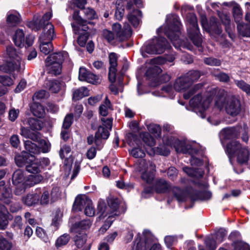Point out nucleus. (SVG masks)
I'll use <instances>...</instances> for the list:
<instances>
[{
	"instance_id": "obj_1",
	"label": "nucleus",
	"mask_w": 250,
	"mask_h": 250,
	"mask_svg": "<svg viewBox=\"0 0 250 250\" xmlns=\"http://www.w3.org/2000/svg\"><path fill=\"white\" fill-rule=\"evenodd\" d=\"M181 26L179 17L172 14L167 16L166 24L163 27L165 34L176 48H178L183 43L180 38Z\"/></svg>"
},
{
	"instance_id": "obj_2",
	"label": "nucleus",
	"mask_w": 250,
	"mask_h": 250,
	"mask_svg": "<svg viewBox=\"0 0 250 250\" xmlns=\"http://www.w3.org/2000/svg\"><path fill=\"white\" fill-rule=\"evenodd\" d=\"M219 94L215 102V105L218 108L222 109L225 104V109L228 114L235 116L240 113L241 108L239 100L234 97L227 99V92L224 90H220Z\"/></svg>"
},
{
	"instance_id": "obj_3",
	"label": "nucleus",
	"mask_w": 250,
	"mask_h": 250,
	"mask_svg": "<svg viewBox=\"0 0 250 250\" xmlns=\"http://www.w3.org/2000/svg\"><path fill=\"white\" fill-rule=\"evenodd\" d=\"M6 52L10 60L0 65V71L7 73L20 71L21 62V55L17 52L12 46H8Z\"/></svg>"
},
{
	"instance_id": "obj_4",
	"label": "nucleus",
	"mask_w": 250,
	"mask_h": 250,
	"mask_svg": "<svg viewBox=\"0 0 250 250\" xmlns=\"http://www.w3.org/2000/svg\"><path fill=\"white\" fill-rule=\"evenodd\" d=\"M68 57V54L64 51L53 53L45 60L46 69L48 73L54 75H59L62 71V64Z\"/></svg>"
},
{
	"instance_id": "obj_5",
	"label": "nucleus",
	"mask_w": 250,
	"mask_h": 250,
	"mask_svg": "<svg viewBox=\"0 0 250 250\" xmlns=\"http://www.w3.org/2000/svg\"><path fill=\"white\" fill-rule=\"evenodd\" d=\"M170 46L164 37H156L148 42L142 48V55L146 57V53L149 54H159L163 53L166 49Z\"/></svg>"
},
{
	"instance_id": "obj_6",
	"label": "nucleus",
	"mask_w": 250,
	"mask_h": 250,
	"mask_svg": "<svg viewBox=\"0 0 250 250\" xmlns=\"http://www.w3.org/2000/svg\"><path fill=\"white\" fill-rule=\"evenodd\" d=\"M154 188L158 193H164L169 192L170 190L176 199L179 202H184L186 197V192L177 187L172 188L169 183L163 179H159L155 181Z\"/></svg>"
},
{
	"instance_id": "obj_7",
	"label": "nucleus",
	"mask_w": 250,
	"mask_h": 250,
	"mask_svg": "<svg viewBox=\"0 0 250 250\" xmlns=\"http://www.w3.org/2000/svg\"><path fill=\"white\" fill-rule=\"evenodd\" d=\"M79 11H75L73 14V19L78 22V26H76L74 23L71 25L75 34H80L78 41L81 46H83L88 39V34L86 32L88 27L86 24V21L83 20L79 16Z\"/></svg>"
},
{
	"instance_id": "obj_8",
	"label": "nucleus",
	"mask_w": 250,
	"mask_h": 250,
	"mask_svg": "<svg viewBox=\"0 0 250 250\" xmlns=\"http://www.w3.org/2000/svg\"><path fill=\"white\" fill-rule=\"evenodd\" d=\"M186 20L189 24L187 29L188 36L193 44L199 47L201 45L202 39L199 33L196 16L193 13H189Z\"/></svg>"
},
{
	"instance_id": "obj_9",
	"label": "nucleus",
	"mask_w": 250,
	"mask_h": 250,
	"mask_svg": "<svg viewBox=\"0 0 250 250\" xmlns=\"http://www.w3.org/2000/svg\"><path fill=\"white\" fill-rule=\"evenodd\" d=\"M138 170L141 173V178L147 183H151L154 178L155 166L151 162L141 160L138 167Z\"/></svg>"
},
{
	"instance_id": "obj_10",
	"label": "nucleus",
	"mask_w": 250,
	"mask_h": 250,
	"mask_svg": "<svg viewBox=\"0 0 250 250\" xmlns=\"http://www.w3.org/2000/svg\"><path fill=\"white\" fill-rule=\"evenodd\" d=\"M84 207V214L86 216L94 215L95 211L92 201L86 196H78L73 204V209L75 211H82Z\"/></svg>"
},
{
	"instance_id": "obj_11",
	"label": "nucleus",
	"mask_w": 250,
	"mask_h": 250,
	"mask_svg": "<svg viewBox=\"0 0 250 250\" xmlns=\"http://www.w3.org/2000/svg\"><path fill=\"white\" fill-rule=\"evenodd\" d=\"M202 97L201 94H198L190 100L189 103L192 106L199 109L198 115L201 118H204L206 116L205 111L208 107L212 98L209 96L205 99L203 102H202Z\"/></svg>"
},
{
	"instance_id": "obj_12",
	"label": "nucleus",
	"mask_w": 250,
	"mask_h": 250,
	"mask_svg": "<svg viewBox=\"0 0 250 250\" xmlns=\"http://www.w3.org/2000/svg\"><path fill=\"white\" fill-rule=\"evenodd\" d=\"M201 24L203 28L213 36H219L222 32L221 24L214 17H211L210 19L209 24L207 23L206 18L203 17Z\"/></svg>"
},
{
	"instance_id": "obj_13",
	"label": "nucleus",
	"mask_w": 250,
	"mask_h": 250,
	"mask_svg": "<svg viewBox=\"0 0 250 250\" xmlns=\"http://www.w3.org/2000/svg\"><path fill=\"white\" fill-rule=\"evenodd\" d=\"M12 183L18 187L14 192L16 195L21 194L27 188L25 186L26 177L24 176V172L21 169L16 170L12 176Z\"/></svg>"
},
{
	"instance_id": "obj_14",
	"label": "nucleus",
	"mask_w": 250,
	"mask_h": 250,
	"mask_svg": "<svg viewBox=\"0 0 250 250\" xmlns=\"http://www.w3.org/2000/svg\"><path fill=\"white\" fill-rule=\"evenodd\" d=\"M117 56L115 53H111L109 55L110 67L109 68L108 79L109 81L113 83L116 80V74L117 66Z\"/></svg>"
},
{
	"instance_id": "obj_15",
	"label": "nucleus",
	"mask_w": 250,
	"mask_h": 250,
	"mask_svg": "<svg viewBox=\"0 0 250 250\" xmlns=\"http://www.w3.org/2000/svg\"><path fill=\"white\" fill-rule=\"evenodd\" d=\"M218 16L222 21V23L225 27V30L229 34V37L233 40L235 35L232 33V30L234 28V25L231 23L230 16L229 15L225 13H218Z\"/></svg>"
},
{
	"instance_id": "obj_16",
	"label": "nucleus",
	"mask_w": 250,
	"mask_h": 250,
	"mask_svg": "<svg viewBox=\"0 0 250 250\" xmlns=\"http://www.w3.org/2000/svg\"><path fill=\"white\" fill-rule=\"evenodd\" d=\"M55 37L54 26L48 22L43 28V33L40 36V40L51 42Z\"/></svg>"
},
{
	"instance_id": "obj_17",
	"label": "nucleus",
	"mask_w": 250,
	"mask_h": 250,
	"mask_svg": "<svg viewBox=\"0 0 250 250\" xmlns=\"http://www.w3.org/2000/svg\"><path fill=\"white\" fill-rule=\"evenodd\" d=\"M112 29L116 33V37H118L120 40H123L125 36H129L131 34V29L128 24L125 25L123 30L120 24L114 23L112 26Z\"/></svg>"
},
{
	"instance_id": "obj_18",
	"label": "nucleus",
	"mask_w": 250,
	"mask_h": 250,
	"mask_svg": "<svg viewBox=\"0 0 250 250\" xmlns=\"http://www.w3.org/2000/svg\"><path fill=\"white\" fill-rule=\"evenodd\" d=\"M91 225L92 221L90 219H84L73 224L71 226V231L73 233L83 232V230L89 229Z\"/></svg>"
},
{
	"instance_id": "obj_19",
	"label": "nucleus",
	"mask_w": 250,
	"mask_h": 250,
	"mask_svg": "<svg viewBox=\"0 0 250 250\" xmlns=\"http://www.w3.org/2000/svg\"><path fill=\"white\" fill-rule=\"evenodd\" d=\"M143 234L145 238V241H141L140 240L137 242L136 246H134L132 250H146L150 246L151 242V234L149 230H144Z\"/></svg>"
},
{
	"instance_id": "obj_20",
	"label": "nucleus",
	"mask_w": 250,
	"mask_h": 250,
	"mask_svg": "<svg viewBox=\"0 0 250 250\" xmlns=\"http://www.w3.org/2000/svg\"><path fill=\"white\" fill-rule=\"evenodd\" d=\"M63 83L57 80H47L44 83V87L51 92L58 93Z\"/></svg>"
},
{
	"instance_id": "obj_21",
	"label": "nucleus",
	"mask_w": 250,
	"mask_h": 250,
	"mask_svg": "<svg viewBox=\"0 0 250 250\" xmlns=\"http://www.w3.org/2000/svg\"><path fill=\"white\" fill-rule=\"evenodd\" d=\"M28 162V163L26 165V169L28 172L39 173L41 171V167L33 155L30 156V159H29Z\"/></svg>"
},
{
	"instance_id": "obj_22",
	"label": "nucleus",
	"mask_w": 250,
	"mask_h": 250,
	"mask_svg": "<svg viewBox=\"0 0 250 250\" xmlns=\"http://www.w3.org/2000/svg\"><path fill=\"white\" fill-rule=\"evenodd\" d=\"M173 87L175 90L181 91L188 89L190 85L188 84L184 76L182 75L175 80Z\"/></svg>"
},
{
	"instance_id": "obj_23",
	"label": "nucleus",
	"mask_w": 250,
	"mask_h": 250,
	"mask_svg": "<svg viewBox=\"0 0 250 250\" xmlns=\"http://www.w3.org/2000/svg\"><path fill=\"white\" fill-rule=\"evenodd\" d=\"M241 144L237 141H232L227 145L226 151L228 152L229 159L233 157L240 149L242 148Z\"/></svg>"
},
{
	"instance_id": "obj_24",
	"label": "nucleus",
	"mask_w": 250,
	"mask_h": 250,
	"mask_svg": "<svg viewBox=\"0 0 250 250\" xmlns=\"http://www.w3.org/2000/svg\"><path fill=\"white\" fill-rule=\"evenodd\" d=\"M236 160L238 163L241 165L247 164L249 158H250V153L246 147H243L235 155Z\"/></svg>"
},
{
	"instance_id": "obj_25",
	"label": "nucleus",
	"mask_w": 250,
	"mask_h": 250,
	"mask_svg": "<svg viewBox=\"0 0 250 250\" xmlns=\"http://www.w3.org/2000/svg\"><path fill=\"white\" fill-rule=\"evenodd\" d=\"M183 76L191 86L194 83L197 82L200 78L201 73L198 70H192L188 71Z\"/></svg>"
},
{
	"instance_id": "obj_26",
	"label": "nucleus",
	"mask_w": 250,
	"mask_h": 250,
	"mask_svg": "<svg viewBox=\"0 0 250 250\" xmlns=\"http://www.w3.org/2000/svg\"><path fill=\"white\" fill-rule=\"evenodd\" d=\"M211 73L216 80L220 82L227 83L230 81L229 75L224 72L221 71L219 69L213 70Z\"/></svg>"
},
{
	"instance_id": "obj_27",
	"label": "nucleus",
	"mask_w": 250,
	"mask_h": 250,
	"mask_svg": "<svg viewBox=\"0 0 250 250\" xmlns=\"http://www.w3.org/2000/svg\"><path fill=\"white\" fill-rule=\"evenodd\" d=\"M99 113L103 116H106L109 113V110H112V105L110 100L106 96L104 103L99 107Z\"/></svg>"
},
{
	"instance_id": "obj_28",
	"label": "nucleus",
	"mask_w": 250,
	"mask_h": 250,
	"mask_svg": "<svg viewBox=\"0 0 250 250\" xmlns=\"http://www.w3.org/2000/svg\"><path fill=\"white\" fill-rule=\"evenodd\" d=\"M31 156L33 155L27 153H25L21 155H17L15 158V163L19 167H22L24 166L26 167L28 163V161L30 159Z\"/></svg>"
},
{
	"instance_id": "obj_29",
	"label": "nucleus",
	"mask_w": 250,
	"mask_h": 250,
	"mask_svg": "<svg viewBox=\"0 0 250 250\" xmlns=\"http://www.w3.org/2000/svg\"><path fill=\"white\" fill-rule=\"evenodd\" d=\"M107 203L109 207L112 210L110 215L114 216L119 215V213L117 211L119 205V200L117 198L110 197L107 200Z\"/></svg>"
},
{
	"instance_id": "obj_30",
	"label": "nucleus",
	"mask_w": 250,
	"mask_h": 250,
	"mask_svg": "<svg viewBox=\"0 0 250 250\" xmlns=\"http://www.w3.org/2000/svg\"><path fill=\"white\" fill-rule=\"evenodd\" d=\"M22 201L28 206L35 205L39 203V196L37 193L29 194L22 198Z\"/></svg>"
},
{
	"instance_id": "obj_31",
	"label": "nucleus",
	"mask_w": 250,
	"mask_h": 250,
	"mask_svg": "<svg viewBox=\"0 0 250 250\" xmlns=\"http://www.w3.org/2000/svg\"><path fill=\"white\" fill-rule=\"evenodd\" d=\"M12 193L10 188H3L0 200L3 203L9 205L11 202Z\"/></svg>"
},
{
	"instance_id": "obj_32",
	"label": "nucleus",
	"mask_w": 250,
	"mask_h": 250,
	"mask_svg": "<svg viewBox=\"0 0 250 250\" xmlns=\"http://www.w3.org/2000/svg\"><path fill=\"white\" fill-rule=\"evenodd\" d=\"M163 141L166 145L170 146H173L176 151L177 148H182L184 146H183V141H180L176 138L172 137H170V138H167L164 137L163 139Z\"/></svg>"
},
{
	"instance_id": "obj_33",
	"label": "nucleus",
	"mask_w": 250,
	"mask_h": 250,
	"mask_svg": "<svg viewBox=\"0 0 250 250\" xmlns=\"http://www.w3.org/2000/svg\"><path fill=\"white\" fill-rule=\"evenodd\" d=\"M43 179V177L41 175L38 174L36 175H30L26 177V181L25 182V186L27 187H30L34 185L39 183Z\"/></svg>"
},
{
	"instance_id": "obj_34",
	"label": "nucleus",
	"mask_w": 250,
	"mask_h": 250,
	"mask_svg": "<svg viewBox=\"0 0 250 250\" xmlns=\"http://www.w3.org/2000/svg\"><path fill=\"white\" fill-rule=\"evenodd\" d=\"M13 41L16 45L21 47L24 44V34L21 29L17 30L13 37Z\"/></svg>"
},
{
	"instance_id": "obj_35",
	"label": "nucleus",
	"mask_w": 250,
	"mask_h": 250,
	"mask_svg": "<svg viewBox=\"0 0 250 250\" xmlns=\"http://www.w3.org/2000/svg\"><path fill=\"white\" fill-rule=\"evenodd\" d=\"M73 99L74 100H79L83 97L89 95V91L85 87H82L76 89L73 92Z\"/></svg>"
},
{
	"instance_id": "obj_36",
	"label": "nucleus",
	"mask_w": 250,
	"mask_h": 250,
	"mask_svg": "<svg viewBox=\"0 0 250 250\" xmlns=\"http://www.w3.org/2000/svg\"><path fill=\"white\" fill-rule=\"evenodd\" d=\"M27 123L33 130H40L43 126V124L41 120L35 118H29Z\"/></svg>"
},
{
	"instance_id": "obj_37",
	"label": "nucleus",
	"mask_w": 250,
	"mask_h": 250,
	"mask_svg": "<svg viewBox=\"0 0 250 250\" xmlns=\"http://www.w3.org/2000/svg\"><path fill=\"white\" fill-rule=\"evenodd\" d=\"M20 134L25 138L30 139L34 141L38 140V133L32 132L30 130L24 127H21Z\"/></svg>"
},
{
	"instance_id": "obj_38",
	"label": "nucleus",
	"mask_w": 250,
	"mask_h": 250,
	"mask_svg": "<svg viewBox=\"0 0 250 250\" xmlns=\"http://www.w3.org/2000/svg\"><path fill=\"white\" fill-rule=\"evenodd\" d=\"M237 30L239 33L243 37H250V25L239 23L237 24Z\"/></svg>"
},
{
	"instance_id": "obj_39",
	"label": "nucleus",
	"mask_w": 250,
	"mask_h": 250,
	"mask_svg": "<svg viewBox=\"0 0 250 250\" xmlns=\"http://www.w3.org/2000/svg\"><path fill=\"white\" fill-rule=\"evenodd\" d=\"M40 50L45 55L48 54L53 49V44L51 42L44 40H40Z\"/></svg>"
},
{
	"instance_id": "obj_40",
	"label": "nucleus",
	"mask_w": 250,
	"mask_h": 250,
	"mask_svg": "<svg viewBox=\"0 0 250 250\" xmlns=\"http://www.w3.org/2000/svg\"><path fill=\"white\" fill-rule=\"evenodd\" d=\"M75 233L76 235L74 237L75 244L78 248H81L86 242V235L83 232H78Z\"/></svg>"
},
{
	"instance_id": "obj_41",
	"label": "nucleus",
	"mask_w": 250,
	"mask_h": 250,
	"mask_svg": "<svg viewBox=\"0 0 250 250\" xmlns=\"http://www.w3.org/2000/svg\"><path fill=\"white\" fill-rule=\"evenodd\" d=\"M140 137L144 143L147 146L152 147L155 144V139L147 132H142L140 133Z\"/></svg>"
},
{
	"instance_id": "obj_42",
	"label": "nucleus",
	"mask_w": 250,
	"mask_h": 250,
	"mask_svg": "<svg viewBox=\"0 0 250 250\" xmlns=\"http://www.w3.org/2000/svg\"><path fill=\"white\" fill-rule=\"evenodd\" d=\"M109 135V133L107 130V128L102 126L99 127L97 132L95 134V143L97 144L98 141L100 138L104 139H107L108 138Z\"/></svg>"
},
{
	"instance_id": "obj_43",
	"label": "nucleus",
	"mask_w": 250,
	"mask_h": 250,
	"mask_svg": "<svg viewBox=\"0 0 250 250\" xmlns=\"http://www.w3.org/2000/svg\"><path fill=\"white\" fill-rule=\"evenodd\" d=\"M24 147L26 151L30 153L38 154L40 153V148L35 144L27 140L24 142Z\"/></svg>"
},
{
	"instance_id": "obj_44",
	"label": "nucleus",
	"mask_w": 250,
	"mask_h": 250,
	"mask_svg": "<svg viewBox=\"0 0 250 250\" xmlns=\"http://www.w3.org/2000/svg\"><path fill=\"white\" fill-rule=\"evenodd\" d=\"M147 128L149 132L155 137H160L161 134V128L160 125L154 124L147 125Z\"/></svg>"
},
{
	"instance_id": "obj_45",
	"label": "nucleus",
	"mask_w": 250,
	"mask_h": 250,
	"mask_svg": "<svg viewBox=\"0 0 250 250\" xmlns=\"http://www.w3.org/2000/svg\"><path fill=\"white\" fill-rule=\"evenodd\" d=\"M203 86V84L201 83H197L193 85L188 92L184 93V97L185 99H188L192 95L198 90L201 89Z\"/></svg>"
},
{
	"instance_id": "obj_46",
	"label": "nucleus",
	"mask_w": 250,
	"mask_h": 250,
	"mask_svg": "<svg viewBox=\"0 0 250 250\" xmlns=\"http://www.w3.org/2000/svg\"><path fill=\"white\" fill-rule=\"evenodd\" d=\"M233 17L235 21L238 24L241 23L240 21L242 18V13L241 9L238 4H235L233 8Z\"/></svg>"
},
{
	"instance_id": "obj_47",
	"label": "nucleus",
	"mask_w": 250,
	"mask_h": 250,
	"mask_svg": "<svg viewBox=\"0 0 250 250\" xmlns=\"http://www.w3.org/2000/svg\"><path fill=\"white\" fill-rule=\"evenodd\" d=\"M235 84L242 91L250 95V85L243 80H235Z\"/></svg>"
},
{
	"instance_id": "obj_48",
	"label": "nucleus",
	"mask_w": 250,
	"mask_h": 250,
	"mask_svg": "<svg viewBox=\"0 0 250 250\" xmlns=\"http://www.w3.org/2000/svg\"><path fill=\"white\" fill-rule=\"evenodd\" d=\"M50 201H51V198L49 191L46 189H43L41 197H39L40 204L41 205H48Z\"/></svg>"
},
{
	"instance_id": "obj_49",
	"label": "nucleus",
	"mask_w": 250,
	"mask_h": 250,
	"mask_svg": "<svg viewBox=\"0 0 250 250\" xmlns=\"http://www.w3.org/2000/svg\"><path fill=\"white\" fill-rule=\"evenodd\" d=\"M204 62L208 65L212 66H219L222 63V61L213 57H206L204 59Z\"/></svg>"
},
{
	"instance_id": "obj_50",
	"label": "nucleus",
	"mask_w": 250,
	"mask_h": 250,
	"mask_svg": "<svg viewBox=\"0 0 250 250\" xmlns=\"http://www.w3.org/2000/svg\"><path fill=\"white\" fill-rule=\"evenodd\" d=\"M211 196V193L209 191H202L196 193V197H192V200H208L210 199Z\"/></svg>"
},
{
	"instance_id": "obj_51",
	"label": "nucleus",
	"mask_w": 250,
	"mask_h": 250,
	"mask_svg": "<svg viewBox=\"0 0 250 250\" xmlns=\"http://www.w3.org/2000/svg\"><path fill=\"white\" fill-rule=\"evenodd\" d=\"M113 215H109L105 222L104 224L99 229V232L101 234H104L110 227L113 220Z\"/></svg>"
},
{
	"instance_id": "obj_52",
	"label": "nucleus",
	"mask_w": 250,
	"mask_h": 250,
	"mask_svg": "<svg viewBox=\"0 0 250 250\" xmlns=\"http://www.w3.org/2000/svg\"><path fill=\"white\" fill-rule=\"evenodd\" d=\"M12 243L2 236H0V250H11Z\"/></svg>"
},
{
	"instance_id": "obj_53",
	"label": "nucleus",
	"mask_w": 250,
	"mask_h": 250,
	"mask_svg": "<svg viewBox=\"0 0 250 250\" xmlns=\"http://www.w3.org/2000/svg\"><path fill=\"white\" fill-rule=\"evenodd\" d=\"M50 196L51 203H53L57 201L61 196V191L59 188L57 187H54L50 193Z\"/></svg>"
},
{
	"instance_id": "obj_54",
	"label": "nucleus",
	"mask_w": 250,
	"mask_h": 250,
	"mask_svg": "<svg viewBox=\"0 0 250 250\" xmlns=\"http://www.w3.org/2000/svg\"><path fill=\"white\" fill-rule=\"evenodd\" d=\"M71 148L69 146H63L60 150V156L61 159L67 158V157L70 156Z\"/></svg>"
},
{
	"instance_id": "obj_55",
	"label": "nucleus",
	"mask_w": 250,
	"mask_h": 250,
	"mask_svg": "<svg viewBox=\"0 0 250 250\" xmlns=\"http://www.w3.org/2000/svg\"><path fill=\"white\" fill-rule=\"evenodd\" d=\"M83 9V13L85 18L88 20H92L97 18V15L96 12L92 8H87Z\"/></svg>"
},
{
	"instance_id": "obj_56",
	"label": "nucleus",
	"mask_w": 250,
	"mask_h": 250,
	"mask_svg": "<svg viewBox=\"0 0 250 250\" xmlns=\"http://www.w3.org/2000/svg\"><path fill=\"white\" fill-rule=\"evenodd\" d=\"M20 21V18L18 15L10 14L7 18V22L9 26H15Z\"/></svg>"
},
{
	"instance_id": "obj_57",
	"label": "nucleus",
	"mask_w": 250,
	"mask_h": 250,
	"mask_svg": "<svg viewBox=\"0 0 250 250\" xmlns=\"http://www.w3.org/2000/svg\"><path fill=\"white\" fill-rule=\"evenodd\" d=\"M70 237L68 234H64L59 237L56 242L57 247H61L66 245L69 241Z\"/></svg>"
},
{
	"instance_id": "obj_58",
	"label": "nucleus",
	"mask_w": 250,
	"mask_h": 250,
	"mask_svg": "<svg viewBox=\"0 0 250 250\" xmlns=\"http://www.w3.org/2000/svg\"><path fill=\"white\" fill-rule=\"evenodd\" d=\"M33 113L35 116L39 118H42L43 117L45 114V110L42 105L39 104L33 109Z\"/></svg>"
},
{
	"instance_id": "obj_59",
	"label": "nucleus",
	"mask_w": 250,
	"mask_h": 250,
	"mask_svg": "<svg viewBox=\"0 0 250 250\" xmlns=\"http://www.w3.org/2000/svg\"><path fill=\"white\" fill-rule=\"evenodd\" d=\"M49 97V93L44 90H40L36 92L33 96V99L35 100H42L48 98Z\"/></svg>"
},
{
	"instance_id": "obj_60",
	"label": "nucleus",
	"mask_w": 250,
	"mask_h": 250,
	"mask_svg": "<svg viewBox=\"0 0 250 250\" xmlns=\"http://www.w3.org/2000/svg\"><path fill=\"white\" fill-rule=\"evenodd\" d=\"M73 120V115L72 114L67 115L63 121L62 128L64 129H68L71 126Z\"/></svg>"
},
{
	"instance_id": "obj_61",
	"label": "nucleus",
	"mask_w": 250,
	"mask_h": 250,
	"mask_svg": "<svg viewBox=\"0 0 250 250\" xmlns=\"http://www.w3.org/2000/svg\"><path fill=\"white\" fill-rule=\"evenodd\" d=\"M0 83L4 86H11L14 83L12 79L8 76L0 75Z\"/></svg>"
},
{
	"instance_id": "obj_62",
	"label": "nucleus",
	"mask_w": 250,
	"mask_h": 250,
	"mask_svg": "<svg viewBox=\"0 0 250 250\" xmlns=\"http://www.w3.org/2000/svg\"><path fill=\"white\" fill-rule=\"evenodd\" d=\"M84 81L92 84H97L100 83V80L98 76L90 72L89 75L86 77V80Z\"/></svg>"
},
{
	"instance_id": "obj_63",
	"label": "nucleus",
	"mask_w": 250,
	"mask_h": 250,
	"mask_svg": "<svg viewBox=\"0 0 250 250\" xmlns=\"http://www.w3.org/2000/svg\"><path fill=\"white\" fill-rule=\"evenodd\" d=\"M234 250H250L249 246L243 242L234 243Z\"/></svg>"
},
{
	"instance_id": "obj_64",
	"label": "nucleus",
	"mask_w": 250,
	"mask_h": 250,
	"mask_svg": "<svg viewBox=\"0 0 250 250\" xmlns=\"http://www.w3.org/2000/svg\"><path fill=\"white\" fill-rule=\"evenodd\" d=\"M130 153L135 158H142L145 156L144 150L139 147L133 148L131 150Z\"/></svg>"
}]
</instances>
